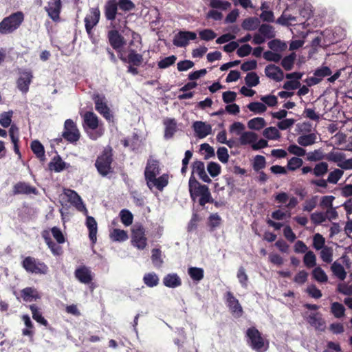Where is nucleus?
Returning a JSON list of instances; mask_svg holds the SVG:
<instances>
[{
	"mask_svg": "<svg viewBox=\"0 0 352 352\" xmlns=\"http://www.w3.org/2000/svg\"><path fill=\"white\" fill-rule=\"evenodd\" d=\"M189 193L192 201L199 199V204L204 206L208 203H213L214 199L208 186L201 184L196 178L191 175L188 182Z\"/></svg>",
	"mask_w": 352,
	"mask_h": 352,
	"instance_id": "1",
	"label": "nucleus"
},
{
	"mask_svg": "<svg viewBox=\"0 0 352 352\" xmlns=\"http://www.w3.org/2000/svg\"><path fill=\"white\" fill-rule=\"evenodd\" d=\"M141 43L140 35L133 33V40L130 42L129 52L126 54L125 52L120 54V59L124 62L132 63L134 65H139L142 61V57L137 53V50L140 49Z\"/></svg>",
	"mask_w": 352,
	"mask_h": 352,
	"instance_id": "2",
	"label": "nucleus"
},
{
	"mask_svg": "<svg viewBox=\"0 0 352 352\" xmlns=\"http://www.w3.org/2000/svg\"><path fill=\"white\" fill-rule=\"evenodd\" d=\"M24 21V14L18 11L4 18L0 22V33L8 34L18 29Z\"/></svg>",
	"mask_w": 352,
	"mask_h": 352,
	"instance_id": "3",
	"label": "nucleus"
},
{
	"mask_svg": "<svg viewBox=\"0 0 352 352\" xmlns=\"http://www.w3.org/2000/svg\"><path fill=\"white\" fill-rule=\"evenodd\" d=\"M83 126L88 135L92 140H97L102 135V130L97 129L98 127V118L93 112L88 111L84 114Z\"/></svg>",
	"mask_w": 352,
	"mask_h": 352,
	"instance_id": "4",
	"label": "nucleus"
},
{
	"mask_svg": "<svg viewBox=\"0 0 352 352\" xmlns=\"http://www.w3.org/2000/svg\"><path fill=\"white\" fill-rule=\"evenodd\" d=\"M23 267L29 273L36 274H45L47 273L48 267L43 262L32 257H25L22 262Z\"/></svg>",
	"mask_w": 352,
	"mask_h": 352,
	"instance_id": "5",
	"label": "nucleus"
},
{
	"mask_svg": "<svg viewBox=\"0 0 352 352\" xmlns=\"http://www.w3.org/2000/svg\"><path fill=\"white\" fill-rule=\"evenodd\" d=\"M111 163V153L105 150L102 155L98 157L95 166L101 175L106 176L112 173Z\"/></svg>",
	"mask_w": 352,
	"mask_h": 352,
	"instance_id": "6",
	"label": "nucleus"
},
{
	"mask_svg": "<svg viewBox=\"0 0 352 352\" xmlns=\"http://www.w3.org/2000/svg\"><path fill=\"white\" fill-rule=\"evenodd\" d=\"M225 299L232 315L239 318L243 316V310L238 299L235 298L232 292L228 291L225 294Z\"/></svg>",
	"mask_w": 352,
	"mask_h": 352,
	"instance_id": "7",
	"label": "nucleus"
},
{
	"mask_svg": "<svg viewBox=\"0 0 352 352\" xmlns=\"http://www.w3.org/2000/svg\"><path fill=\"white\" fill-rule=\"evenodd\" d=\"M64 195L67 198L68 201L74 206L77 210L82 212L85 215H87L88 210L85 207L81 197L76 192L70 189H65Z\"/></svg>",
	"mask_w": 352,
	"mask_h": 352,
	"instance_id": "8",
	"label": "nucleus"
},
{
	"mask_svg": "<svg viewBox=\"0 0 352 352\" xmlns=\"http://www.w3.org/2000/svg\"><path fill=\"white\" fill-rule=\"evenodd\" d=\"M247 336L250 340L252 348L258 352H261L264 347V340L260 332L255 327L247 330Z\"/></svg>",
	"mask_w": 352,
	"mask_h": 352,
	"instance_id": "9",
	"label": "nucleus"
},
{
	"mask_svg": "<svg viewBox=\"0 0 352 352\" xmlns=\"http://www.w3.org/2000/svg\"><path fill=\"white\" fill-rule=\"evenodd\" d=\"M63 138L70 142H77L80 138V133L76 124L71 119L65 122Z\"/></svg>",
	"mask_w": 352,
	"mask_h": 352,
	"instance_id": "10",
	"label": "nucleus"
},
{
	"mask_svg": "<svg viewBox=\"0 0 352 352\" xmlns=\"http://www.w3.org/2000/svg\"><path fill=\"white\" fill-rule=\"evenodd\" d=\"M100 12L98 8H91L89 13L85 18V29L88 35L92 34V29L98 23Z\"/></svg>",
	"mask_w": 352,
	"mask_h": 352,
	"instance_id": "11",
	"label": "nucleus"
},
{
	"mask_svg": "<svg viewBox=\"0 0 352 352\" xmlns=\"http://www.w3.org/2000/svg\"><path fill=\"white\" fill-rule=\"evenodd\" d=\"M197 34L190 31H179L176 34L173 40L174 45L179 47H184L189 43L190 40H195Z\"/></svg>",
	"mask_w": 352,
	"mask_h": 352,
	"instance_id": "12",
	"label": "nucleus"
},
{
	"mask_svg": "<svg viewBox=\"0 0 352 352\" xmlns=\"http://www.w3.org/2000/svg\"><path fill=\"white\" fill-rule=\"evenodd\" d=\"M132 243L139 249H143L146 246V238L144 230L142 226L134 225L132 228Z\"/></svg>",
	"mask_w": 352,
	"mask_h": 352,
	"instance_id": "13",
	"label": "nucleus"
},
{
	"mask_svg": "<svg viewBox=\"0 0 352 352\" xmlns=\"http://www.w3.org/2000/svg\"><path fill=\"white\" fill-rule=\"evenodd\" d=\"M61 7L60 0H49L47 6L45 7V10L53 21L58 22L60 21Z\"/></svg>",
	"mask_w": 352,
	"mask_h": 352,
	"instance_id": "14",
	"label": "nucleus"
},
{
	"mask_svg": "<svg viewBox=\"0 0 352 352\" xmlns=\"http://www.w3.org/2000/svg\"><path fill=\"white\" fill-rule=\"evenodd\" d=\"M32 78V73L30 70H23L20 72V76L17 80L16 84L18 89L22 93L26 94L28 91Z\"/></svg>",
	"mask_w": 352,
	"mask_h": 352,
	"instance_id": "15",
	"label": "nucleus"
},
{
	"mask_svg": "<svg viewBox=\"0 0 352 352\" xmlns=\"http://www.w3.org/2000/svg\"><path fill=\"white\" fill-rule=\"evenodd\" d=\"M265 73L267 77L276 82H280L284 78L283 70L279 67L273 64L266 66Z\"/></svg>",
	"mask_w": 352,
	"mask_h": 352,
	"instance_id": "16",
	"label": "nucleus"
},
{
	"mask_svg": "<svg viewBox=\"0 0 352 352\" xmlns=\"http://www.w3.org/2000/svg\"><path fill=\"white\" fill-rule=\"evenodd\" d=\"M96 109L102 114L107 120H110L111 115L107 107L104 97L97 95L94 97Z\"/></svg>",
	"mask_w": 352,
	"mask_h": 352,
	"instance_id": "17",
	"label": "nucleus"
},
{
	"mask_svg": "<svg viewBox=\"0 0 352 352\" xmlns=\"http://www.w3.org/2000/svg\"><path fill=\"white\" fill-rule=\"evenodd\" d=\"M76 278L82 283L89 284L93 279L91 271L86 266L77 268L75 271Z\"/></svg>",
	"mask_w": 352,
	"mask_h": 352,
	"instance_id": "18",
	"label": "nucleus"
},
{
	"mask_svg": "<svg viewBox=\"0 0 352 352\" xmlns=\"http://www.w3.org/2000/svg\"><path fill=\"white\" fill-rule=\"evenodd\" d=\"M193 129L199 138H204L211 133L212 127L202 121H196L192 124Z\"/></svg>",
	"mask_w": 352,
	"mask_h": 352,
	"instance_id": "19",
	"label": "nucleus"
},
{
	"mask_svg": "<svg viewBox=\"0 0 352 352\" xmlns=\"http://www.w3.org/2000/svg\"><path fill=\"white\" fill-rule=\"evenodd\" d=\"M38 192L35 187L31 186L29 184L25 182H18L13 186V194H34L36 195Z\"/></svg>",
	"mask_w": 352,
	"mask_h": 352,
	"instance_id": "20",
	"label": "nucleus"
},
{
	"mask_svg": "<svg viewBox=\"0 0 352 352\" xmlns=\"http://www.w3.org/2000/svg\"><path fill=\"white\" fill-rule=\"evenodd\" d=\"M307 321L311 326L314 327L316 329H324L325 321L322 318V315L318 312L311 313L307 318Z\"/></svg>",
	"mask_w": 352,
	"mask_h": 352,
	"instance_id": "21",
	"label": "nucleus"
},
{
	"mask_svg": "<svg viewBox=\"0 0 352 352\" xmlns=\"http://www.w3.org/2000/svg\"><path fill=\"white\" fill-rule=\"evenodd\" d=\"M87 216L86 219V226L89 230V237L93 243H95L97 240V232H98V225L97 222L93 217Z\"/></svg>",
	"mask_w": 352,
	"mask_h": 352,
	"instance_id": "22",
	"label": "nucleus"
},
{
	"mask_svg": "<svg viewBox=\"0 0 352 352\" xmlns=\"http://www.w3.org/2000/svg\"><path fill=\"white\" fill-rule=\"evenodd\" d=\"M144 176L148 187L152 190L154 187V160L152 159L148 160Z\"/></svg>",
	"mask_w": 352,
	"mask_h": 352,
	"instance_id": "23",
	"label": "nucleus"
},
{
	"mask_svg": "<svg viewBox=\"0 0 352 352\" xmlns=\"http://www.w3.org/2000/svg\"><path fill=\"white\" fill-rule=\"evenodd\" d=\"M163 283L167 287L175 288L182 285V280L175 273L168 274L164 277Z\"/></svg>",
	"mask_w": 352,
	"mask_h": 352,
	"instance_id": "24",
	"label": "nucleus"
},
{
	"mask_svg": "<svg viewBox=\"0 0 352 352\" xmlns=\"http://www.w3.org/2000/svg\"><path fill=\"white\" fill-rule=\"evenodd\" d=\"M118 10L117 3L113 0L107 1L104 6V15L107 20L113 21L116 19Z\"/></svg>",
	"mask_w": 352,
	"mask_h": 352,
	"instance_id": "25",
	"label": "nucleus"
},
{
	"mask_svg": "<svg viewBox=\"0 0 352 352\" xmlns=\"http://www.w3.org/2000/svg\"><path fill=\"white\" fill-rule=\"evenodd\" d=\"M21 297L25 302H32L41 298L38 291L33 287H26L22 289Z\"/></svg>",
	"mask_w": 352,
	"mask_h": 352,
	"instance_id": "26",
	"label": "nucleus"
},
{
	"mask_svg": "<svg viewBox=\"0 0 352 352\" xmlns=\"http://www.w3.org/2000/svg\"><path fill=\"white\" fill-rule=\"evenodd\" d=\"M42 236L54 255H60L62 253V248L52 241L49 231H43Z\"/></svg>",
	"mask_w": 352,
	"mask_h": 352,
	"instance_id": "27",
	"label": "nucleus"
},
{
	"mask_svg": "<svg viewBox=\"0 0 352 352\" xmlns=\"http://www.w3.org/2000/svg\"><path fill=\"white\" fill-rule=\"evenodd\" d=\"M260 23L261 21L258 18L255 16L248 17L243 21L241 27L245 30L253 31L259 28Z\"/></svg>",
	"mask_w": 352,
	"mask_h": 352,
	"instance_id": "28",
	"label": "nucleus"
},
{
	"mask_svg": "<svg viewBox=\"0 0 352 352\" xmlns=\"http://www.w3.org/2000/svg\"><path fill=\"white\" fill-rule=\"evenodd\" d=\"M109 40L111 45L115 49H120L123 45V38L116 30L109 32Z\"/></svg>",
	"mask_w": 352,
	"mask_h": 352,
	"instance_id": "29",
	"label": "nucleus"
},
{
	"mask_svg": "<svg viewBox=\"0 0 352 352\" xmlns=\"http://www.w3.org/2000/svg\"><path fill=\"white\" fill-rule=\"evenodd\" d=\"M258 32L266 39H272L276 36L274 28L269 24L263 23L258 28Z\"/></svg>",
	"mask_w": 352,
	"mask_h": 352,
	"instance_id": "30",
	"label": "nucleus"
},
{
	"mask_svg": "<svg viewBox=\"0 0 352 352\" xmlns=\"http://www.w3.org/2000/svg\"><path fill=\"white\" fill-rule=\"evenodd\" d=\"M316 135L313 133L300 135L297 139L298 143L302 146L312 145L316 142Z\"/></svg>",
	"mask_w": 352,
	"mask_h": 352,
	"instance_id": "31",
	"label": "nucleus"
},
{
	"mask_svg": "<svg viewBox=\"0 0 352 352\" xmlns=\"http://www.w3.org/2000/svg\"><path fill=\"white\" fill-rule=\"evenodd\" d=\"M165 137L170 138L173 136L177 131V123L175 119H167L164 121Z\"/></svg>",
	"mask_w": 352,
	"mask_h": 352,
	"instance_id": "32",
	"label": "nucleus"
},
{
	"mask_svg": "<svg viewBox=\"0 0 352 352\" xmlns=\"http://www.w3.org/2000/svg\"><path fill=\"white\" fill-rule=\"evenodd\" d=\"M333 274L340 280H343L346 278V272L344 267L337 261H335L331 267Z\"/></svg>",
	"mask_w": 352,
	"mask_h": 352,
	"instance_id": "33",
	"label": "nucleus"
},
{
	"mask_svg": "<svg viewBox=\"0 0 352 352\" xmlns=\"http://www.w3.org/2000/svg\"><path fill=\"white\" fill-rule=\"evenodd\" d=\"M31 148L38 158H39L41 161L45 160L44 147L39 141H32L31 143Z\"/></svg>",
	"mask_w": 352,
	"mask_h": 352,
	"instance_id": "34",
	"label": "nucleus"
},
{
	"mask_svg": "<svg viewBox=\"0 0 352 352\" xmlns=\"http://www.w3.org/2000/svg\"><path fill=\"white\" fill-rule=\"evenodd\" d=\"M110 238L113 241H125L128 239V234L123 230L115 228L111 232Z\"/></svg>",
	"mask_w": 352,
	"mask_h": 352,
	"instance_id": "35",
	"label": "nucleus"
},
{
	"mask_svg": "<svg viewBox=\"0 0 352 352\" xmlns=\"http://www.w3.org/2000/svg\"><path fill=\"white\" fill-rule=\"evenodd\" d=\"M268 47L277 52H284L287 49V44L279 39H272L268 43Z\"/></svg>",
	"mask_w": 352,
	"mask_h": 352,
	"instance_id": "36",
	"label": "nucleus"
},
{
	"mask_svg": "<svg viewBox=\"0 0 352 352\" xmlns=\"http://www.w3.org/2000/svg\"><path fill=\"white\" fill-rule=\"evenodd\" d=\"M188 274L194 281H200L204 276V271L202 268L190 267L188 269Z\"/></svg>",
	"mask_w": 352,
	"mask_h": 352,
	"instance_id": "37",
	"label": "nucleus"
},
{
	"mask_svg": "<svg viewBox=\"0 0 352 352\" xmlns=\"http://www.w3.org/2000/svg\"><path fill=\"white\" fill-rule=\"evenodd\" d=\"M257 140V135L254 132H244L240 136L239 140L241 145L254 144Z\"/></svg>",
	"mask_w": 352,
	"mask_h": 352,
	"instance_id": "38",
	"label": "nucleus"
},
{
	"mask_svg": "<svg viewBox=\"0 0 352 352\" xmlns=\"http://www.w3.org/2000/svg\"><path fill=\"white\" fill-rule=\"evenodd\" d=\"M331 312L336 318H340L344 316L345 308L344 305L338 302H334L331 305Z\"/></svg>",
	"mask_w": 352,
	"mask_h": 352,
	"instance_id": "39",
	"label": "nucleus"
},
{
	"mask_svg": "<svg viewBox=\"0 0 352 352\" xmlns=\"http://www.w3.org/2000/svg\"><path fill=\"white\" fill-rule=\"evenodd\" d=\"M157 173H155V175ZM170 175L168 173H164L161 176L155 177V188L160 191H162L163 189L168 184Z\"/></svg>",
	"mask_w": 352,
	"mask_h": 352,
	"instance_id": "40",
	"label": "nucleus"
},
{
	"mask_svg": "<svg viewBox=\"0 0 352 352\" xmlns=\"http://www.w3.org/2000/svg\"><path fill=\"white\" fill-rule=\"evenodd\" d=\"M328 164L324 162H321L316 164L313 168V174L318 177H322L328 172Z\"/></svg>",
	"mask_w": 352,
	"mask_h": 352,
	"instance_id": "41",
	"label": "nucleus"
},
{
	"mask_svg": "<svg viewBox=\"0 0 352 352\" xmlns=\"http://www.w3.org/2000/svg\"><path fill=\"white\" fill-rule=\"evenodd\" d=\"M266 123L264 118L260 117L251 119L248 122V126L249 129L256 131L263 129Z\"/></svg>",
	"mask_w": 352,
	"mask_h": 352,
	"instance_id": "42",
	"label": "nucleus"
},
{
	"mask_svg": "<svg viewBox=\"0 0 352 352\" xmlns=\"http://www.w3.org/2000/svg\"><path fill=\"white\" fill-rule=\"evenodd\" d=\"M296 55L294 52L291 53L288 56L284 57L281 60V66L286 70H291L294 65Z\"/></svg>",
	"mask_w": 352,
	"mask_h": 352,
	"instance_id": "43",
	"label": "nucleus"
},
{
	"mask_svg": "<svg viewBox=\"0 0 352 352\" xmlns=\"http://www.w3.org/2000/svg\"><path fill=\"white\" fill-rule=\"evenodd\" d=\"M30 309L32 314V318L37 322L41 323L44 326L47 325V321L43 317L41 313L40 312L38 308L35 305H30Z\"/></svg>",
	"mask_w": 352,
	"mask_h": 352,
	"instance_id": "44",
	"label": "nucleus"
},
{
	"mask_svg": "<svg viewBox=\"0 0 352 352\" xmlns=\"http://www.w3.org/2000/svg\"><path fill=\"white\" fill-rule=\"evenodd\" d=\"M312 276L319 283H326L328 280L327 275L320 267H316L313 270Z\"/></svg>",
	"mask_w": 352,
	"mask_h": 352,
	"instance_id": "45",
	"label": "nucleus"
},
{
	"mask_svg": "<svg viewBox=\"0 0 352 352\" xmlns=\"http://www.w3.org/2000/svg\"><path fill=\"white\" fill-rule=\"evenodd\" d=\"M303 263L307 268H312L316 265V256L312 251H308L303 257Z\"/></svg>",
	"mask_w": 352,
	"mask_h": 352,
	"instance_id": "46",
	"label": "nucleus"
},
{
	"mask_svg": "<svg viewBox=\"0 0 352 352\" xmlns=\"http://www.w3.org/2000/svg\"><path fill=\"white\" fill-rule=\"evenodd\" d=\"M49 167L55 172H60L65 168V162L59 156L55 157L52 162L50 163Z\"/></svg>",
	"mask_w": 352,
	"mask_h": 352,
	"instance_id": "47",
	"label": "nucleus"
},
{
	"mask_svg": "<svg viewBox=\"0 0 352 352\" xmlns=\"http://www.w3.org/2000/svg\"><path fill=\"white\" fill-rule=\"evenodd\" d=\"M120 217L122 223L125 226H129L132 224L133 216L129 210L126 209L122 210L120 212Z\"/></svg>",
	"mask_w": 352,
	"mask_h": 352,
	"instance_id": "48",
	"label": "nucleus"
},
{
	"mask_svg": "<svg viewBox=\"0 0 352 352\" xmlns=\"http://www.w3.org/2000/svg\"><path fill=\"white\" fill-rule=\"evenodd\" d=\"M266 166V160L264 156L257 155L255 156L253 162V169L254 171L258 172Z\"/></svg>",
	"mask_w": 352,
	"mask_h": 352,
	"instance_id": "49",
	"label": "nucleus"
},
{
	"mask_svg": "<svg viewBox=\"0 0 352 352\" xmlns=\"http://www.w3.org/2000/svg\"><path fill=\"white\" fill-rule=\"evenodd\" d=\"M245 82L249 87H255L259 84V77L256 73L252 72L246 75Z\"/></svg>",
	"mask_w": 352,
	"mask_h": 352,
	"instance_id": "50",
	"label": "nucleus"
},
{
	"mask_svg": "<svg viewBox=\"0 0 352 352\" xmlns=\"http://www.w3.org/2000/svg\"><path fill=\"white\" fill-rule=\"evenodd\" d=\"M221 218L217 214H212L208 217V226L211 231L214 230L217 227H219L221 223Z\"/></svg>",
	"mask_w": 352,
	"mask_h": 352,
	"instance_id": "51",
	"label": "nucleus"
},
{
	"mask_svg": "<svg viewBox=\"0 0 352 352\" xmlns=\"http://www.w3.org/2000/svg\"><path fill=\"white\" fill-rule=\"evenodd\" d=\"M263 135L269 140H278L280 138L278 130L274 126L266 128L263 131Z\"/></svg>",
	"mask_w": 352,
	"mask_h": 352,
	"instance_id": "52",
	"label": "nucleus"
},
{
	"mask_svg": "<svg viewBox=\"0 0 352 352\" xmlns=\"http://www.w3.org/2000/svg\"><path fill=\"white\" fill-rule=\"evenodd\" d=\"M331 74L332 71L328 66H322L318 67L314 73V75L318 76L321 81L324 78L329 76Z\"/></svg>",
	"mask_w": 352,
	"mask_h": 352,
	"instance_id": "53",
	"label": "nucleus"
},
{
	"mask_svg": "<svg viewBox=\"0 0 352 352\" xmlns=\"http://www.w3.org/2000/svg\"><path fill=\"white\" fill-rule=\"evenodd\" d=\"M321 259L327 263H330L333 260V250L330 247H324L320 251Z\"/></svg>",
	"mask_w": 352,
	"mask_h": 352,
	"instance_id": "54",
	"label": "nucleus"
},
{
	"mask_svg": "<svg viewBox=\"0 0 352 352\" xmlns=\"http://www.w3.org/2000/svg\"><path fill=\"white\" fill-rule=\"evenodd\" d=\"M303 161L301 158L293 157L288 160L287 168L288 170L294 171L302 166Z\"/></svg>",
	"mask_w": 352,
	"mask_h": 352,
	"instance_id": "55",
	"label": "nucleus"
},
{
	"mask_svg": "<svg viewBox=\"0 0 352 352\" xmlns=\"http://www.w3.org/2000/svg\"><path fill=\"white\" fill-rule=\"evenodd\" d=\"M207 170L211 177H215L221 173V168L218 163L210 162L208 164Z\"/></svg>",
	"mask_w": 352,
	"mask_h": 352,
	"instance_id": "56",
	"label": "nucleus"
},
{
	"mask_svg": "<svg viewBox=\"0 0 352 352\" xmlns=\"http://www.w3.org/2000/svg\"><path fill=\"white\" fill-rule=\"evenodd\" d=\"M325 239L319 233L316 234L313 237V247L316 250H320L324 248Z\"/></svg>",
	"mask_w": 352,
	"mask_h": 352,
	"instance_id": "57",
	"label": "nucleus"
},
{
	"mask_svg": "<svg viewBox=\"0 0 352 352\" xmlns=\"http://www.w3.org/2000/svg\"><path fill=\"white\" fill-rule=\"evenodd\" d=\"M12 113V111H9L8 112H3L0 114V124L3 127L7 128L10 125Z\"/></svg>",
	"mask_w": 352,
	"mask_h": 352,
	"instance_id": "58",
	"label": "nucleus"
},
{
	"mask_svg": "<svg viewBox=\"0 0 352 352\" xmlns=\"http://www.w3.org/2000/svg\"><path fill=\"white\" fill-rule=\"evenodd\" d=\"M310 219L314 224L319 225L327 220V215L324 212H315L311 214Z\"/></svg>",
	"mask_w": 352,
	"mask_h": 352,
	"instance_id": "59",
	"label": "nucleus"
},
{
	"mask_svg": "<svg viewBox=\"0 0 352 352\" xmlns=\"http://www.w3.org/2000/svg\"><path fill=\"white\" fill-rule=\"evenodd\" d=\"M248 108L250 109V111L258 113H263L267 109L266 106L263 103L259 102H250L248 105Z\"/></svg>",
	"mask_w": 352,
	"mask_h": 352,
	"instance_id": "60",
	"label": "nucleus"
},
{
	"mask_svg": "<svg viewBox=\"0 0 352 352\" xmlns=\"http://www.w3.org/2000/svg\"><path fill=\"white\" fill-rule=\"evenodd\" d=\"M263 58L267 61L278 63L281 60L282 56L277 52L268 50L264 52Z\"/></svg>",
	"mask_w": 352,
	"mask_h": 352,
	"instance_id": "61",
	"label": "nucleus"
},
{
	"mask_svg": "<svg viewBox=\"0 0 352 352\" xmlns=\"http://www.w3.org/2000/svg\"><path fill=\"white\" fill-rule=\"evenodd\" d=\"M236 276L243 287H247L248 282V276L245 273V270L243 266L238 269Z\"/></svg>",
	"mask_w": 352,
	"mask_h": 352,
	"instance_id": "62",
	"label": "nucleus"
},
{
	"mask_svg": "<svg viewBox=\"0 0 352 352\" xmlns=\"http://www.w3.org/2000/svg\"><path fill=\"white\" fill-rule=\"evenodd\" d=\"M323 159H324V155L320 149L308 153L307 156V160L310 162H318Z\"/></svg>",
	"mask_w": 352,
	"mask_h": 352,
	"instance_id": "63",
	"label": "nucleus"
},
{
	"mask_svg": "<svg viewBox=\"0 0 352 352\" xmlns=\"http://www.w3.org/2000/svg\"><path fill=\"white\" fill-rule=\"evenodd\" d=\"M343 173V170L340 169H335L334 170L329 173L327 181L330 184H336L342 177Z\"/></svg>",
	"mask_w": 352,
	"mask_h": 352,
	"instance_id": "64",
	"label": "nucleus"
}]
</instances>
